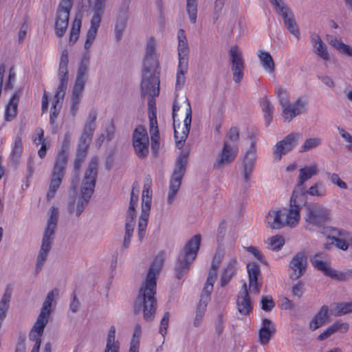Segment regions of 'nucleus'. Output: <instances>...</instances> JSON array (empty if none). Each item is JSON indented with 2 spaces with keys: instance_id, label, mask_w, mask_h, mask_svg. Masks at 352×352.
Here are the masks:
<instances>
[{
  "instance_id": "obj_1",
  "label": "nucleus",
  "mask_w": 352,
  "mask_h": 352,
  "mask_svg": "<svg viewBox=\"0 0 352 352\" xmlns=\"http://www.w3.org/2000/svg\"><path fill=\"white\" fill-rule=\"evenodd\" d=\"M165 260V254L160 252L151 263L146 276L145 282L140 289L136 303L142 306L144 318L146 321H151L154 318L157 307L156 278L160 274Z\"/></svg>"
},
{
  "instance_id": "obj_21",
  "label": "nucleus",
  "mask_w": 352,
  "mask_h": 352,
  "mask_svg": "<svg viewBox=\"0 0 352 352\" xmlns=\"http://www.w3.org/2000/svg\"><path fill=\"white\" fill-rule=\"evenodd\" d=\"M66 166L64 165V161L60 160L54 163L52 173L49 190L47 193V199L51 200L55 197L56 192L58 189L65 173Z\"/></svg>"
},
{
  "instance_id": "obj_17",
  "label": "nucleus",
  "mask_w": 352,
  "mask_h": 352,
  "mask_svg": "<svg viewBox=\"0 0 352 352\" xmlns=\"http://www.w3.org/2000/svg\"><path fill=\"white\" fill-rule=\"evenodd\" d=\"M250 146L245 152L243 162H242V171L241 174L244 182L248 184L252 175L256 161V138L251 137Z\"/></svg>"
},
{
  "instance_id": "obj_2",
  "label": "nucleus",
  "mask_w": 352,
  "mask_h": 352,
  "mask_svg": "<svg viewBox=\"0 0 352 352\" xmlns=\"http://www.w3.org/2000/svg\"><path fill=\"white\" fill-rule=\"evenodd\" d=\"M157 41L153 37L148 39L146 46V54L142 69V90L152 96L160 94V78L157 54H156Z\"/></svg>"
},
{
  "instance_id": "obj_9",
  "label": "nucleus",
  "mask_w": 352,
  "mask_h": 352,
  "mask_svg": "<svg viewBox=\"0 0 352 352\" xmlns=\"http://www.w3.org/2000/svg\"><path fill=\"white\" fill-rule=\"evenodd\" d=\"M141 91L142 96L148 95L149 100L148 106V118H149V133L151 135V148L155 155H157L160 148V133L155 113V102L154 98L157 96L150 95L148 93H144L142 90V82L141 83Z\"/></svg>"
},
{
  "instance_id": "obj_15",
  "label": "nucleus",
  "mask_w": 352,
  "mask_h": 352,
  "mask_svg": "<svg viewBox=\"0 0 352 352\" xmlns=\"http://www.w3.org/2000/svg\"><path fill=\"white\" fill-rule=\"evenodd\" d=\"M239 153L237 145L232 144L228 140H224L221 151L217 154L213 164L214 169L221 170L230 165L236 159Z\"/></svg>"
},
{
  "instance_id": "obj_38",
  "label": "nucleus",
  "mask_w": 352,
  "mask_h": 352,
  "mask_svg": "<svg viewBox=\"0 0 352 352\" xmlns=\"http://www.w3.org/2000/svg\"><path fill=\"white\" fill-rule=\"evenodd\" d=\"M212 289L213 286L205 285L200 297L199 302L197 307L196 314L204 316L205 311L206 310L207 304L210 300V294Z\"/></svg>"
},
{
  "instance_id": "obj_59",
  "label": "nucleus",
  "mask_w": 352,
  "mask_h": 352,
  "mask_svg": "<svg viewBox=\"0 0 352 352\" xmlns=\"http://www.w3.org/2000/svg\"><path fill=\"white\" fill-rule=\"evenodd\" d=\"M276 94L278 96L280 105L282 108L289 102V96L287 91L283 87H276Z\"/></svg>"
},
{
  "instance_id": "obj_4",
  "label": "nucleus",
  "mask_w": 352,
  "mask_h": 352,
  "mask_svg": "<svg viewBox=\"0 0 352 352\" xmlns=\"http://www.w3.org/2000/svg\"><path fill=\"white\" fill-rule=\"evenodd\" d=\"M58 216L59 213L58 208L54 206L51 207L49 211V218L47 221V226L45 228L42 238L41 246L36 258L35 266V271L36 273H38L41 270L51 250L54 239L55 230L57 226Z\"/></svg>"
},
{
  "instance_id": "obj_63",
  "label": "nucleus",
  "mask_w": 352,
  "mask_h": 352,
  "mask_svg": "<svg viewBox=\"0 0 352 352\" xmlns=\"http://www.w3.org/2000/svg\"><path fill=\"white\" fill-rule=\"evenodd\" d=\"M261 303L262 309L265 311H271L275 306V303L271 296H263Z\"/></svg>"
},
{
  "instance_id": "obj_55",
  "label": "nucleus",
  "mask_w": 352,
  "mask_h": 352,
  "mask_svg": "<svg viewBox=\"0 0 352 352\" xmlns=\"http://www.w3.org/2000/svg\"><path fill=\"white\" fill-rule=\"evenodd\" d=\"M126 24V19L124 16L118 19L114 29L115 36L117 41H120L122 38Z\"/></svg>"
},
{
  "instance_id": "obj_36",
  "label": "nucleus",
  "mask_w": 352,
  "mask_h": 352,
  "mask_svg": "<svg viewBox=\"0 0 352 352\" xmlns=\"http://www.w3.org/2000/svg\"><path fill=\"white\" fill-rule=\"evenodd\" d=\"M223 256V254L222 252L219 250L217 251L212 261L211 267L209 270L208 276L205 285L213 286L217 278V270L221 263Z\"/></svg>"
},
{
  "instance_id": "obj_56",
  "label": "nucleus",
  "mask_w": 352,
  "mask_h": 352,
  "mask_svg": "<svg viewBox=\"0 0 352 352\" xmlns=\"http://www.w3.org/2000/svg\"><path fill=\"white\" fill-rule=\"evenodd\" d=\"M23 152V143L21 138L16 136L14 140V146L12 151V157L14 160H17Z\"/></svg>"
},
{
  "instance_id": "obj_54",
  "label": "nucleus",
  "mask_w": 352,
  "mask_h": 352,
  "mask_svg": "<svg viewBox=\"0 0 352 352\" xmlns=\"http://www.w3.org/2000/svg\"><path fill=\"white\" fill-rule=\"evenodd\" d=\"M134 228V223H125V232L123 240V248L124 249H127L130 245L131 239L133 234Z\"/></svg>"
},
{
  "instance_id": "obj_53",
  "label": "nucleus",
  "mask_w": 352,
  "mask_h": 352,
  "mask_svg": "<svg viewBox=\"0 0 352 352\" xmlns=\"http://www.w3.org/2000/svg\"><path fill=\"white\" fill-rule=\"evenodd\" d=\"M197 2L198 0H186V11L192 23H195L197 20Z\"/></svg>"
},
{
  "instance_id": "obj_49",
  "label": "nucleus",
  "mask_w": 352,
  "mask_h": 352,
  "mask_svg": "<svg viewBox=\"0 0 352 352\" xmlns=\"http://www.w3.org/2000/svg\"><path fill=\"white\" fill-rule=\"evenodd\" d=\"M89 60L88 58H83L79 66L75 84L78 85V82L85 86V76L87 75L89 68Z\"/></svg>"
},
{
  "instance_id": "obj_34",
  "label": "nucleus",
  "mask_w": 352,
  "mask_h": 352,
  "mask_svg": "<svg viewBox=\"0 0 352 352\" xmlns=\"http://www.w3.org/2000/svg\"><path fill=\"white\" fill-rule=\"evenodd\" d=\"M85 86L82 85L80 82L78 85L75 84L72 90L71 98V108L70 113L73 117L76 115L78 110V106L82 98V91Z\"/></svg>"
},
{
  "instance_id": "obj_25",
  "label": "nucleus",
  "mask_w": 352,
  "mask_h": 352,
  "mask_svg": "<svg viewBox=\"0 0 352 352\" xmlns=\"http://www.w3.org/2000/svg\"><path fill=\"white\" fill-rule=\"evenodd\" d=\"M281 6L280 9L277 12L281 15L286 28L291 34L298 38L300 35L299 28L293 12L287 6Z\"/></svg>"
},
{
  "instance_id": "obj_43",
  "label": "nucleus",
  "mask_w": 352,
  "mask_h": 352,
  "mask_svg": "<svg viewBox=\"0 0 352 352\" xmlns=\"http://www.w3.org/2000/svg\"><path fill=\"white\" fill-rule=\"evenodd\" d=\"M258 56L264 69L270 74L274 73L275 64L271 54L267 52L259 50Z\"/></svg>"
},
{
  "instance_id": "obj_8",
  "label": "nucleus",
  "mask_w": 352,
  "mask_h": 352,
  "mask_svg": "<svg viewBox=\"0 0 352 352\" xmlns=\"http://www.w3.org/2000/svg\"><path fill=\"white\" fill-rule=\"evenodd\" d=\"M188 153L182 151L177 159L175 168L170 181L169 190L167 197L168 204H171L180 188L182 179L186 172Z\"/></svg>"
},
{
  "instance_id": "obj_48",
  "label": "nucleus",
  "mask_w": 352,
  "mask_h": 352,
  "mask_svg": "<svg viewBox=\"0 0 352 352\" xmlns=\"http://www.w3.org/2000/svg\"><path fill=\"white\" fill-rule=\"evenodd\" d=\"M334 305L333 315L336 317L352 314V301L336 302Z\"/></svg>"
},
{
  "instance_id": "obj_19",
  "label": "nucleus",
  "mask_w": 352,
  "mask_h": 352,
  "mask_svg": "<svg viewBox=\"0 0 352 352\" xmlns=\"http://www.w3.org/2000/svg\"><path fill=\"white\" fill-rule=\"evenodd\" d=\"M308 106V99L305 96H301L292 103H287L283 107L281 116L285 122H290L295 117L305 113Z\"/></svg>"
},
{
  "instance_id": "obj_45",
  "label": "nucleus",
  "mask_w": 352,
  "mask_h": 352,
  "mask_svg": "<svg viewBox=\"0 0 352 352\" xmlns=\"http://www.w3.org/2000/svg\"><path fill=\"white\" fill-rule=\"evenodd\" d=\"M71 134L67 132L65 134L64 139L62 143L61 149L58 153L55 162H58L60 159L64 161V165L67 166V152L70 146Z\"/></svg>"
},
{
  "instance_id": "obj_28",
  "label": "nucleus",
  "mask_w": 352,
  "mask_h": 352,
  "mask_svg": "<svg viewBox=\"0 0 352 352\" xmlns=\"http://www.w3.org/2000/svg\"><path fill=\"white\" fill-rule=\"evenodd\" d=\"M238 311L243 316L248 315L252 309V305L247 290V285L244 283L236 301Z\"/></svg>"
},
{
  "instance_id": "obj_22",
  "label": "nucleus",
  "mask_w": 352,
  "mask_h": 352,
  "mask_svg": "<svg viewBox=\"0 0 352 352\" xmlns=\"http://www.w3.org/2000/svg\"><path fill=\"white\" fill-rule=\"evenodd\" d=\"M300 134L292 133L287 135L284 140L279 141L274 146V156L276 161L280 160L282 156L292 151L297 144Z\"/></svg>"
},
{
  "instance_id": "obj_52",
  "label": "nucleus",
  "mask_w": 352,
  "mask_h": 352,
  "mask_svg": "<svg viewBox=\"0 0 352 352\" xmlns=\"http://www.w3.org/2000/svg\"><path fill=\"white\" fill-rule=\"evenodd\" d=\"M268 248L278 251L285 244V239L280 235L273 236L267 239Z\"/></svg>"
},
{
  "instance_id": "obj_50",
  "label": "nucleus",
  "mask_w": 352,
  "mask_h": 352,
  "mask_svg": "<svg viewBox=\"0 0 352 352\" xmlns=\"http://www.w3.org/2000/svg\"><path fill=\"white\" fill-rule=\"evenodd\" d=\"M262 110L264 113V118L265 124L268 126L272 120V113L274 111V107L271 102L267 98H264L261 101Z\"/></svg>"
},
{
  "instance_id": "obj_16",
  "label": "nucleus",
  "mask_w": 352,
  "mask_h": 352,
  "mask_svg": "<svg viewBox=\"0 0 352 352\" xmlns=\"http://www.w3.org/2000/svg\"><path fill=\"white\" fill-rule=\"evenodd\" d=\"M231 70L233 74V80L239 83L243 78L245 61L241 51L238 46H232L229 50Z\"/></svg>"
},
{
  "instance_id": "obj_51",
  "label": "nucleus",
  "mask_w": 352,
  "mask_h": 352,
  "mask_svg": "<svg viewBox=\"0 0 352 352\" xmlns=\"http://www.w3.org/2000/svg\"><path fill=\"white\" fill-rule=\"evenodd\" d=\"M82 21L80 18L76 17L73 21L70 31L69 43H74L78 38L81 28Z\"/></svg>"
},
{
  "instance_id": "obj_32",
  "label": "nucleus",
  "mask_w": 352,
  "mask_h": 352,
  "mask_svg": "<svg viewBox=\"0 0 352 352\" xmlns=\"http://www.w3.org/2000/svg\"><path fill=\"white\" fill-rule=\"evenodd\" d=\"M318 172V166L315 164L300 168L296 185V189L299 190L303 188L302 186L305 182L310 179L312 177L317 175Z\"/></svg>"
},
{
  "instance_id": "obj_29",
  "label": "nucleus",
  "mask_w": 352,
  "mask_h": 352,
  "mask_svg": "<svg viewBox=\"0 0 352 352\" xmlns=\"http://www.w3.org/2000/svg\"><path fill=\"white\" fill-rule=\"evenodd\" d=\"M284 212L282 208L277 210H270L265 217V223L267 226L276 230L283 228L285 226Z\"/></svg>"
},
{
  "instance_id": "obj_20",
  "label": "nucleus",
  "mask_w": 352,
  "mask_h": 352,
  "mask_svg": "<svg viewBox=\"0 0 352 352\" xmlns=\"http://www.w3.org/2000/svg\"><path fill=\"white\" fill-rule=\"evenodd\" d=\"M328 239L331 241V245L342 251H347L352 247V234L346 230L332 228Z\"/></svg>"
},
{
  "instance_id": "obj_40",
  "label": "nucleus",
  "mask_w": 352,
  "mask_h": 352,
  "mask_svg": "<svg viewBox=\"0 0 352 352\" xmlns=\"http://www.w3.org/2000/svg\"><path fill=\"white\" fill-rule=\"evenodd\" d=\"M312 44L314 47V52L323 60L327 61L330 59L327 47L322 42L318 35H315L311 39Z\"/></svg>"
},
{
  "instance_id": "obj_24",
  "label": "nucleus",
  "mask_w": 352,
  "mask_h": 352,
  "mask_svg": "<svg viewBox=\"0 0 352 352\" xmlns=\"http://www.w3.org/2000/svg\"><path fill=\"white\" fill-rule=\"evenodd\" d=\"M307 257L305 252H298L289 263V267L292 270L290 278L297 280L303 275L307 269Z\"/></svg>"
},
{
  "instance_id": "obj_27",
  "label": "nucleus",
  "mask_w": 352,
  "mask_h": 352,
  "mask_svg": "<svg viewBox=\"0 0 352 352\" xmlns=\"http://www.w3.org/2000/svg\"><path fill=\"white\" fill-rule=\"evenodd\" d=\"M249 278V289L251 293L258 294L261 283L258 282V278L261 274L259 266L255 263H250L247 265Z\"/></svg>"
},
{
  "instance_id": "obj_35",
  "label": "nucleus",
  "mask_w": 352,
  "mask_h": 352,
  "mask_svg": "<svg viewBox=\"0 0 352 352\" xmlns=\"http://www.w3.org/2000/svg\"><path fill=\"white\" fill-rule=\"evenodd\" d=\"M328 311L329 308L327 305L322 306L318 312L309 322L310 329L315 331L322 327L328 320Z\"/></svg>"
},
{
  "instance_id": "obj_47",
  "label": "nucleus",
  "mask_w": 352,
  "mask_h": 352,
  "mask_svg": "<svg viewBox=\"0 0 352 352\" xmlns=\"http://www.w3.org/2000/svg\"><path fill=\"white\" fill-rule=\"evenodd\" d=\"M116 327L111 326L108 331L105 350L111 352H116L119 350V342L116 341Z\"/></svg>"
},
{
  "instance_id": "obj_64",
  "label": "nucleus",
  "mask_w": 352,
  "mask_h": 352,
  "mask_svg": "<svg viewBox=\"0 0 352 352\" xmlns=\"http://www.w3.org/2000/svg\"><path fill=\"white\" fill-rule=\"evenodd\" d=\"M92 138L84 135L82 134L80 135V137L79 138V142L78 144V149L84 150L88 151L89 146L91 142Z\"/></svg>"
},
{
  "instance_id": "obj_44",
  "label": "nucleus",
  "mask_w": 352,
  "mask_h": 352,
  "mask_svg": "<svg viewBox=\"0 0 352 352\" xmlns=\"http://www.w3.org/2000/svg\"><path fill=\"white\" fill-rule=\"evenodd\" d=\"M328 41L338 52L352 58V47L350 45L344 43L341 40L335 36H331Z\"/></svg>"
},
{
  "instance_id": "obj_5",
  "label": "nucleus",
  "mask_w": 352,
  "mask_h": 352,
  "mask_svg": "<svg viewBox=\"0 0 352 352\" xmlns=\"http://www.w3.org/2000/svg\"><path fill=\"white\" fill-rule=\"evenodd\" d=\"M67 64L68 52L65 50L62 52L60 58L58 74L59 82L54 97L53 104L50 115V122L51 124H54L61 109L62 102L65 96L68 83Z\"/></svg>"
},
{
  "instance_id": "obj_11",
  "label": "nucleus",
  "mask_w": 352,
  "mask_h": 352,
  "mask_svg": "<svg viewBox=\"0 0 352 352\" xmlns=\"http://www.w3.org/2000/svg\"><path fill=\"white\" fill-rule=\"evenodd\" d=\"M132 144L135 155L140 159H144L148 155L149 138L147 131L143 126L139 125L134 129Z\"/></svg>"
},
{
  "instance_id": "obj_23",
  "label": "nucleus",
  "mask_w": 352,
  "mask_h": 352,
  "mask_svg": "<svg viewBox=\"0 0 352 352\" xmlns=\"http://www.w3.org/2000/svg\"><path fill=\"white\" fill-rule=\"evenodd\" d=\"M296 192V190H295L292 195L290 199V204L289 209L282 208V210H284V219H285V224L289 227H295L298 223L300 220V207L299 205L296 204L295 195Z\"/></svg>"
},
{
  "instance_id": "obj_3",
  "label": "nucleus",
  "mask_w": 352,
  "mask_h": 352,
  "mask_svg": "<svg viewBox=\"0 0 352 352\" xmlns=\"http://www.w3.org/2000/svg\"><path fill=\"white\" fill-rule=\"evenodd\" d=\"M98 162L99 160L97 157L91 158L84 174L80 188V196L77 201L74 200L69 204V212L74 214L76 217L81 214L94 192L98 176Z\"/></svg>"
},
{
  "instance_id": "obj_26",
  "label": "nucleus",
  "mask_w": 352,
  "mask_h": 352,
  "mask_svg": "<svg viewBox=\"0 0 352 352\" xmlns=\"http://www.w3.org/2000/svg\"><path fill=\"white\" fill-rule=\"evenodd\" d=\"M318 254H316L311 260V264L314 268L322 272L324 274H325L327 276H329L331 278L338 280H343L345 279V276L343 274L342 272H338L331 268L325 262L319 260L318 258Z\"/></svg>"
},
{
  "instance_id": "obj_39",
  "label": "nucleus",
  "mask_w": 352,
  "mask_h": 352,
  "mask_svg": "<svg viewBox=\"0 0 352 352\" xmlns=\"http://www.w3.org/2000/svg\"><path fill=\"white\" fill-rule=\"evenodd\" d=\"M212 289L213 286L205 285L200 297L199 302L197 307L196 314L204 316L205 311L206 310L207 304L210 300V294Z\"/></svg>"
},
{
  "instance_id": "obj_10",
  "label": "nucleus",
  "mask_w": 352,
  "mask_h": 352,
  "mask_svg": "<svg viewBox=\"0 0 352 352\" xmlns=\"http://www.w3.org/2000/svg\"><path fill=\"white\" fill-rule=\"evenodd\" d=\"M72 0H60L56 11L54 29L56 35L61 38L64 36L69 23V16L72 8Z\"/></svg>"
},
{
  "instance_id": "obj_42",
  "label": "nucleus",
  "mask_w": 352,
  "mask_h": 352,
  "mask_svg": "<svg viewBox=\"0 0 352 352\" xmlns=\"http://www.w3.org/2000/svg\"><path fill=\"white\" fill-rule=\"evenodd\" d=\"M303 195H310L317 197H323L327 195V190L321 182H318L309 187L307 190L303 188L298 190Z\"/></svg>"
},
{
  "instance_id": "obj_61",
  "label": "nucleus",
  "mask_w": 352,
  "mask_h": 352,
  "mask_svg": "<svg viewBox=\"0 0 352 352\" xmlns=\"http://www.w3.org/2000/svg\"><path fill=\"white\" fill-rule=\"evenodd\" d=\"M321 144V139L318 138H309L305 140L302 146L303 151H309L311 148L318 146Z\"/></svg>"
},
{
  "instance_id": "obj_30",
  "label": "nucleus",
  "mask_w": 352,
  "mask_h": 352,
  "mask_svg": "<svg viewBox=\"0 0 352 352\" xmlns=\"http://www.w3.org/2000/svg\"><path fill=\"white\" fill-rule=\"evenodd\" d=\"M179 63H188L189 47L184 30L180 29L177 34Z\"/></svg>"
},
{
  "instance_id": "obj_13",
  "label": "nucleus",
  "mask_w": 352,
  "mask_h": 352,
  "mask_svg": "<svg viewBox=\"0 0 352 352\" xmlns=\"http://www.w3.org/2000/svg\"><path fill=\"white\" fill-rule=\"evenodd\" d=\"M307 223L314 226H322L329 219L330 211L323 205L315 203L306 206Z\"/></svg>"
},
{
  "instance_id": "obj_58",
  "label": "nucleus",
  "mask_w": 352,
  "mask_h": 352,
  "mask_svg": "<svg viewBox=\"0 0 352 352\" xmlns=\"http://www.w3.org/2000/svg\"><path fill=\"white\" fill-rule=\"evenodd\" d=\"M142 334V328L140 324H136L133 335L132 340L131 341L130 349H132L133 346L135 344L137 351H139L140 347V338Z\"/></svg>"
},
{
  "instance_id": "obj_33",
  "label": "nucleus",
  "mask_w": 352,
  "mask_h": 352,
  "mask_svg": "<svg viewBox=\"0 0 352 352\" xmlns=\"http://www.w3.org/2000/svg\"><path fill=\"white\" fill-rule=\"evenodd\" d=\"M275 332L276 328L272 321L267 318H264L262 321V327L258 332L260 343L263 345L268 344L272 334Z\"/></svg>"
},
{
  "instance_id": "obj_60",
  "label": "nucleus",
  "mask_w": 352,
  "mask_h": 352,
  "mask_svg": "<svg viewBox=\"0 0 352 352\" xmlns=\"http://www.w3.org/2000/svg\"><path fill=\"white\" fill-rule=\"evenodd\" d=\"M333 333L339 332L340 333H346L349 329V324L348 322H344L342 321H337L331 325Z\"/></svg>"
},
{
  "instance_id": "obj_31",
  "label": "nucleus",
  "mask_w": 352,
  "mask_h": 352,
  "mask_svg": "<svg viewBox=\"0 0 352 352\" xmlns=\"http://www.w3.org/2000/svg\"><path fill=\"white\" fill-rule=\"evenodd\" d=\"M238 267V261L236 258H232L223 269L221 274L220 284L221 287L227 285L233 276L236 274Z\"/></svg>"
},
{
  "instance_id": "obj_46",
  "label": "nucleus",
  "mask_w": 352,
  "mask_h": 352,
  "mask_svg": "<svg viewBox=\"0 0 352 352\" xmlns=\"http://www.w3.org/2000/svg\"><path fill=\"white\" fill-rule=\"evenodd\" d=\"M188 63H178L177 72L176 74V83L175 89L177 90L181 89L186 82L185 75L188 72Z\"/></svg>"
},
{
  "instance_id": "obj_37",
  "label": "nucleus",
  "mask_w": 352,
  "mask_h": 352,
  "mask_svg": "<svg viewBox=\"0 0 352 352\" xmlns=\"http://www.w3.org/2000/svg\"><path fill=\"white\" fill-rule=\"evenodd\" d=\"M22 91L18 90L10 98L8 104L6 106L5 111V119L7 121L12 120L16 115V110L18 106V102L21 95Z\"/></svg>"
},
{
  "instance_id": "obj_12",
  "label": "nucleus",
  "mask_w": 352,
  "mask_h": 352,
  "mask_svg": "<svg viewBox=\"0 0 352 352\" xmlns=\"http://www.w3.org/2000/svg\"><path fill=\"white\" fill-rule=\"evenodd\" d=\"M151 200V188H143L142 194V212L139 218L138 229V237L140 242L143 241L146 235Z\"/></svg>"
},
{
  "instance_id": "obj_41",
  "label": "nucleus",
  "mask_w": 352,
  "mask_h": 352,
  "mask_svg": "<svg viewBox=\"0 0 352 352\" xmlns=\"http://www.w3.org/2000/svg\"><path fill=\"white\" fill-rule=\"evenodd\" d=\"M97 116L98 115L96 110L89 111L81 134L91 138H93L94 132L96 128V121Z\"/></svg>"
},
{
  "instance_id": "obj_57",
  "label": "nucleus",
  "mask_w": 352,
  "mask_h": 352,
  "mask_svg": "<svg viewBox=\"0 0 352 352\" xmlns=\"http://www.w3.org/2000/svg\"><path fill=\"white\" fill-rule=\"evenodd\" d=\"M87 151L84 150H80L77 148V153L76 155V159L74 161V170L78 175V172L79 171L82 163L84 162L85 157L87 156Z\"/></svg>"
},
{
  "instance_id": "obj_14",
  "label": "nucleus",
  "mask_w": 352,
  "mask_h": 352,
  "mask_svg": "<svg viewBox=\"0 0 352 352\" xmlns=\"http://www.w3.org/2000/svg\"><path fill=\"white\" fill-rule=\"evenodd\" d=\"M185 102L186 103V117L184 120L182 126L180 124L177 125L175 123V120H173L174 127V136L176 141V146L181 148L184 143L185 142L190 129L191 121H192V110L188 99L185 97Z\"/></svg>"
},
{
  "instance_id": "obj_7",
  "label": "nucleus",
  "mask_w": 352,
  "mask_h": 352,
  "mask_svg": "<svg viewBox=\"0 0 352 352\" xmlns=\"http://www.w3.org/2000/svg\"><path fill=\"white\" fill-rule=\"evenodd\" d=\"M89 6L94 12L90 21V27L87 32L86 40L85 42V49L89 50L94 43L98 29L102 21V16L104 11L106 0H87Z\"/></svg>"
},
{
  "instance_id": "obj_62",
  "label": "nucleus",
  "mask_w": 352,
  "mask_h": 352,
  "mask_svg": "<svg viewBox=\"0 0 352 352\" xmlns=\"http://www.w3.org/2000/svg\"><path fill=\"white\" fill-rule=\"evenodd\" d=\"M239 138V130L236 127H232L226 135L225 140H228L232 144H236V142Z\"/></svg>"
},
{
  "instance_id": "obj_6",
  "label": "nucleus",
  "mask_w": 352,
  "mask_h": 352,
  "mask_svg": "<svg viewBox=\"0 0 352 352\" xmlns=\"http://www.w3.org/2000/svg\"><path fill=\"white\" fill-rule=\"evenodd\" d=\"M200 243L201 236L199 234L195 235L186 243L175 265V275L178 279L188 271L190 265L197 256Z\"/></svg>"
},
{
  "instance_id": "obj_18",
  "label": "nucleus",
  "mask_w": 352,
  "mask_h": 352,
  "mask_svg": "<svg viewBox=\"0 0 352 352\" xmlns=\"http://www.w3.org/2000/svg\"><path fill=\"white\" fill-rule=\"evenodd\" d=\"M55 292L57 294L56 290L50 292L43 304L41 309L40 314L33 327V331L38 333L40 335L43 334L44 329L48 322L49 317L51 314L52 304L54 299Z\"/></svg>"
}]
</instances>
